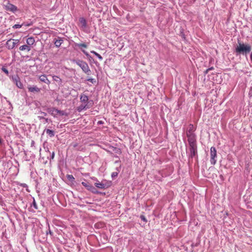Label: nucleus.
<instances>
[{
	"mask_svg": "<svg viewBox=\"0 0 252 252\" xmlns=\"http://www.w3.org/2000/svg\"><path fill=\"white\" fill-rule=\"evenodd\" d=\"M3 8L7 11H10L13 13L16 12L18 10V8L14 4L11 3L9 0H7V2L5 4H3Z\"/></svg>",
	"mask_w": 252,
	"mask_h": 252,
	"instance_id": "6",
	"label": "nucleus"
},
{
	"mask_svg": "<svg viewBox=\"0 0 252 252\" xmlns=\"http://www.w3.org/2000/svg\"><path fill=\"white\" fill-rule=\"evenodd\" d=\"M67 178L68 180H69L70 181H73L75 179L74 177L72 175H67Z\"/></svg>",
	"mask_w": 252,
	"mask_h": 252,
	"instance_id": "34",
	"label": "nucleus"
},
{
	"mask_svg": "<svg viewBox=\"0 0 252 252\" xmlns=\"http://www.w3.org/2000/svg\"><path fill=\"white\" fill-rule=\"evenodd\" d=\"M104 124V122L102 121H98L97 122V125H103Z\"/></svg>",
	"mask_w": 252,
	"mask_h": 252,
	"instance_id": "41",
	"label": "nucleus"
},
{
	"mask_svg": "<svg viewBox=\"0 0 252 252\" xmlns=\"http://www.w3.org/2000/svg\"><path fill=\"white\" fill-rule=\"evenodd\" d=\"M32 25V23H23V26H26V27H29V26H30Z\"/></svg>",
	"mask_w": 252,
	"mask_h": 252,
	"instance_id": "39",
	"label": "nucleus"
},
{
	"mask_svg": "<svg viewBox=\"0 0 252 252\" xmlns=\"http://www.w3.org/2000/svg\"><path fill=\"white\" fill-rule=\"evenodd\" d=\"M140 218L141 219V220H142L145 223H146L147 222V220L144 216L140 215Z\"/></svg>",
	"mask_w": 252,
	"mask_h": 252,
	"instance_id": "33",
	"label": "nucleus"
},
{
	"mask_svg": "<svg viewBox=\"0 0 252 252\" xmlns=\"http://www.w3.org/2000/svg\"><path fill=\"white\" fill-rule=\"evenodd\" d=\"M121 165H120L119 167H117L115 168V170H116V172H118V173H119L121 170Z\"/></svg>",
	"mask_w": 252,
	"mask_h": 252,
	"instance_id": "38",
	"label": "nucleus"
},
{
	"mask_svg": "<svg viewBox=\"0 0 252 252\" xmlns=\"http://www.w3.org/2000/svg\"><path fill=\"white\" fill-rule=\"evenodd\" d=\"M109 149H105V150L109 153L111 156H113L115 158H118V156L117 155H115L112 153V151L116 154L120 155L122 153V151L120 148L115 147L112 146H109Z\"/></svg>",
	"mask_w": 252,
	"mask_h": 252,
	"instance_id": "5",
	"label": "nucleus"
},
{
	"mask_svg": "<svg viewBox=\"0 0 252 252\" xmlns=\"http://www.w3.org/2000/svg\"><path fill=\"white\" fill-rule=\"evenodd\" d=\"M94 185L97 188L100 189H105L107 187V186L104 185L103 182H102L101 183H100L99 182H96L95 183Z\"/></svg>",
	"mask_w": 252,
	"mask_h": 252,
	"instance_id": "20",
	"label": "nucleus"
},
{
	"mask_svg": "<svg viewBox=\"0 0 252 252\" xmlns=\"http://www.w3.org/2000/svg\"><path fill=\"white\" fill-rule=\"evenodd\" d=\"M87 81H90L92 83L94 84L95 83L96 81L95 79L94 78H89L87 79Z\"/></svg>",
	"mask_w": 252,
	"mask_h": 252,
	"instance_id": "36",
	"label": "nucleus"
},
{
	"mask_svg": "<svg viewBox=\"0 0 252 252\" xmlns=\"http://www.w3.org/2000/svg\"><path fill=\"white\" fill-rule=\"evenodd\" d=\"M209 70H208V69H206V70L204 72V74H205V75H206V74H207V73H208V72H209Z\"/></svg>",
	"mask_w": 252,
	"mask_h": 252,
	"instance_id": "43",
	"label": "nucleus"
},
{
	"mask_svg": "<svg viewBox=\"0 0 252 252\" xmlns=\"http://www.w3.org/2000/svg\"><path fill=\"white\" fill-rule=\"evenodd\" d=\"M189 159H192L193 158H197V146L191 145L189 146L188 151L187 152Z\"/></svg>",
	"mask_w": 252,
	"mask_h": 252,
	"instance_id": "4",
	"label": "nucleus"
},
{
	"mask_svg": "<svg viewBox=\"0 0 252 252\" xmlns=\"http://www.w3.org/2000/svg\"><path fill=\"white\" fill-rule=\"evenodd\" d=\"M188 137V141L189 145H197L196 136L195 134L187 136Z\"/></svg>",
	"mask_w": 252,
	"mask_h": 252,
	"instance_id": "11",
	"label": "nucleus"
},
{
	"mask_svg": "<svg viewBox=\"0 0 252 252\" xmlns=\"http://www.w3.org/2000/svg\"><path fill=\"white\" fill-rule=\"evenodd\" d=\"M210 163L214 165L217 162V150L215 147H212L210 149Z\"/></svg>",
	"mask_w": 252,
	"mask_h": 252,
	"instance_id": "7",
	"label": "nucleus"
},
{
	"mask_svg": "<svg viewBox=\"0 0 252 252\" xmlns=\"http://www.w3.org/2000/svg\"><path fill=\"white\" fill-rule=\"evenodd\" d=\"M49 234L51 236H52L53 235V232H52L51 231L49 227L48 230L47 231V232H46V234Z\"/></svg>",
	"mask_w": 252,
	"mask_h": 252,
	"instance_id": "37",
	"label": "nucleus"
},
{
	"mask_svg": "<svg viewBox=\"0 0 252 252\" xmlns=\"http://www.w3.org/2000/svg\"><path fill=\"white\" fill-rule=\"evenodd\" d=\"M80 100L82 103L79 106L77 107V110L79 112H81L83 110L89 109L91 106L89 104V97L85 94H81L80 97Z\"/></svg>",
	"mask_w": 252,
	"mask_h": 252,
	"instance_id": "2",
	"label": "nucleus"
},
{
	"mask_svg": "<svg viewBox=\"0 0 252 252\" xmlns=\"http://www.w3.org/2000/svg\"><path fill=\"white\" fill-rule=\"evenodd\" d=\"M31 207H33L34 208V209H35V210L38 209L37 205L34 198H33V202H32V204H31Z\"/></svg>",
	"mask_w": 252,
	"mask_h": 252,
	"instance_id": "28",
	"label": "nucleus"
},
{
	"mask_svg": "<svg viewBox=\"0 0 252 252\" xmlns=\"http://www.w3.org/2000/svg\"><path fill=\"white\" fill-rule=\"evenodd\" d=\"M104 183V185L107 186V187H106V189H107L108 188H109L111 185V181H109V182H107L106 181H104L103 182Z\"/></svg>",
	"mask_w": 252,
	"mask_h": 252,
	"instance_id": "29",
	"label": "nucleus"
},
{
	"mask_svg": "<svg viewBox=\"0 0 252 252\" xmlns=\"http://www.w3.org/2000/svg\"><path fill=\"white\" fill-rule=\"evenodd\" d=\"M26 42L28 45L30 47L35 43V39L33 37H30L27 39Z\"/></svg>",
	"mask_w": 252,
	"mask_h": 252,
	"instance_id": "17",
	"label": "nucleus"
},
{
	"mask_svg": "<svg viewBox=\"0 0 252 252\" xmlns=\"http://www.w3.org/2000/svg\"><path fill=\"white\" fill-rule=\"evenodd\" d=\"M79 22L82 24V27L83 28H86L87 27V22H86V19L84 18H83V17L80 18L79 19Z\"/></svg>",
	"mask_w": 252,
	"mask_h": 252,
	"instance_id": "23",
	"label": "nucleus"
},
{
	"mask_svg": "<svg viewBox=\"0 0 252 252\" xmlns=\"http://www.w3.org/2000/svg\"><path fill=\"white\" fill-rule=\"evenodd\" d=\"M94 63L96 65H97V62H94Z\"/></svg>",
	"mask_w": 252,
	"mask_h": 252,
	"instance_id": "47",
	"label": "nucleus"
},
{
	"mask_svg": "<svg viewBox=\"0 0 252 252\" xmlns=\"http://www.w3.org/2000/svg\"><path fill=\"white\" fill-rule=\"evenodd\" d=\"M73 62L78 65L82 70L88 75L91 74V71L89 68L88 64L84 61L80 60H74Z\"/></svg>",
	"mask_w": 252,
	"mask_h": 252,
	"instance_id": "3",
	"label": "nucleus"
},
{
	"mask_svg": "<svg viewBox=\"0 0 252 252\" xmlns=\"http://www.w3.org/2000/svg\"><path fill=\"white\" fill-rule=\"evenodd\" d=\"M70 147H72L74 150L77 151H84L85 150V146L77 142H73L70 144Z\"/></svg>",
	"mask_w": 252,
	"mask_h": 252,
	"instance_id": "9",
	"label": "nucleus"
},
{
	"mask_svg": "<svg viewBox=\"0 0 252 252\" xmlns=\"http://www.w3.org/2000/svg\"><path fill=\"white\" fill-rule=\"evenodd\" d=\"M195 130V128L194 127L193 125L191 124H190L189 126V127L187 129V131H186L187 136L195 134L194 133Z\"/></svg>",
	"mask_w": 252,
	"mask_h": 252,
	"instance_id": "13",
	"label": "nucleus"
},
{
	"mask_svg": "<svg viewBox=\"0 0 252 252\" xmlns=\"http://www.w3.org/2000/svg\"><path fill=\"white\" fill-rule=\"evenodd\" d=\"M75 46L79 48H86L87 46L85 43H75Z\"/></svg>",
	"mask_w": 252,
	"mask_h": 252,
	"instance_id": "25",
	"label": "nucleus"
},
{
	"mask_svg": "<svg viewBox=\"0 0 252 252\" xmlns=\"http://www.w3.org/2000/svg\"><path fill=\"white\" fill-rule=\"evenodd\" d=\"M81 184L85 187L88 190L91 191L94 193H98V191L96 190V189L93 187L92 185L89 184L88 182H82Z\"/></svg>",
	"mask_w": 252,
	"mask_h": 252,
	"instance_id": "10",
	"label": "nucleus"
},
{
	"mask_svg": "<svg viewBox=\"0 0 252 252\" xmlns=\"http://www.w3.org/2000/svg\"><path fill=\"white\" fill-rule=\"evenodd\" d=\"M22 26H23V24H22L21 25L15 24L13 26L12 28L14 29H19V28H21Z\"/></svg>",
	"mask_w": 252,
	"mask_h": 252,
	"instance_id": "31",
	"label": "nucleus"
},
{
	"mask_svg": "<svg viewBox=\"0 0 252 252\" xmlns=\"http://www.w3.org/2000/svg\"><path fill=\"white\" fill-rule=\"evenodd\" d=\"M251 49L252 47L250 45L238 41L235 49V53L236 56L243 55L247 57V54L251 52Z\"/></svg>",
	"mask_w": 252,
	"mask_h": 252,
	"instance_id": "1",
	"label": "nucleus"
},
{
	"mask_svg": "<svg viewBox=\"0 0 252 252\" xmlns=\"http://www.w3.org/2000/svg\"><path fill=\"white\" fill-rule=\"evenodd\" d=\"M94 180L96 181L97 182L98 181L97 179L96 178H94Z\"/></svg>",
	"mask_w": 252,
	"mask_h": 252,
	"instance_id": "46",
	"label": "nucleus"
},
{
	"mask_svg": "<svg viewBox=\"0 0 252 252\" xmlns=\"http://www.w3.org/2000/svg\"><path fill=\"white\" fill-rule=\"evenodd\" d=\"M53 80L57 82L59 84L61 85L62 83V80L58 76L53 75L52 76Z\"/></svg>",
	"mask_w": 252,
	"mask_h": 252,
	"instance_id": "24",
	"label": "nucleus"
},
{
	"mask_svg": "<svg viewBox=\"0 0 252 252\" xmlns=\"http://www.w3.org/2000/svg\"><path fill=\"white\" fill-rule=\"evenodd\" d=\"M118 172H113L111 173V178L114 179H115V178H116L118 175Z\"/></svg>",
	"mask_w": 252,
	"mask_h": 252,
	"instance_id": "30",
	"label": "nucleus"
},
{
	"mask_svg": "<svg viewBox=\"0 0 252 252\" xmlns=\"http://www.w3.org/2000/svg\"><path fill=\"white\" fill-rule=\"evenodd\" d=\"M87 58L88 59V60L90 61H94V59L92 57V56L90 55V57H87Z\"/></svg>",
	"mask_w": 252,
	"mask_h": 252,
	"instance_id": "42",
	"label": "nucleus"
},
{
	"mask_svg": "<svg viewBox=\"0 0 252 252\" xmlns=\"http://www.w3.org/2000/svg\"><path fill=\"white\" fill-rule=\"evenodd\" d=\"M213 69H214V67H209V68H208V70H209V71L213 70Z\"/></svg>",
	"mask_w": 252,
	"mask_h": 252,
	"instance_id": "44",
	"label": "nucleus"
},
{
	"mask_svg": "<svg viewBox=\"0 0 252 252\" xmlns=\"http://www.w3.org/2000/svg\"><path fill=\"white\" fill-rule=\"evenodd\" d=\"M1 70L2 71L4 72L6 75H8V73H9V72H8V70H7V69L6 68H5V67H2L1 68Z\"/></svg>",
	"mask_w": 252,
	"mask_h": 252,
	"instance_id": "32",
	"label": "nucleus"
},
{
	"mask_svg": "<svg viewBox=\"0 0 252 252\" xmlns=\"http://www.w3.org/2000/svg\"><path fill=\"white\" fill-rule=\"evenodd\" d=\"M28 89L29 91L30 92H32V93H33V92L38 93L40 92V89L38 88L36 86H28Z\"/></svg>",
	"mask_w": 252,
	"mask_h": 252,
	"instance_id": "16",
	"label": "nucleus"
},
{
	"mask_svg": "<svg viewBox=\"0 0 252 252\" xmlns=\"http://www.w3.org/2000/svg\"><path fill=\"white\" fill-rule=\"evenodd\" d=\"M91 53L94 54L95 56H96V57H97L99 60H101V61L102 60V59H103L102 57L100 55L98 54L97 52H96L95 51H91Z\"/></svg>",
	"mask_w": 252,
	"mask_h": 252,
	"instance_id": "26",
	"label": "nucleus"
},
{
	"mask_svg": "<svg viewBox=\"0 0 252 252\" xmlns=\"http://www.w3.org/2000/svg\"><path fill=\"white\" fill-rule=\"evenodd\" d=\"M12 80L13 82L15 84L16 86L22 89L23 87V84L20 81V78L18 75H15L12 77Z\"/></svg>",
	"mask_w": 252,
	"mask_h": 252,
	"instance_id": "12",
	"label": "nucleus"
},
{
	"mask_svg": "<svg viewBox=\"0 0 252 252\" xmlns=\"http://www.w3.org/2000/svg\"><path fill=\"white\" fill-rule=\"evenodd\" d=\"M55 152H53L51 154V156H50V159H54V157H55Z\"/></svg>",
	"mask_w": 252,
	"mask_h": 252,
	"instance_id": "40",
	"label": "nucleus"
},
{
	"mask_svg": "<svg viewBox=\"0 0 252 252\" xmlns=\"http://www.w3.org/2000/svg\"><path fill=\"white\" fill-rule=\"evenodd\" d=\"M39 113L41 115L40 116H38V119L39 120H43L44 121V124L48 122H52L51 119H49L48 118H44V116H46L47 115L46 113L40 111Z\"/></svg>",
	"mask_w": 252,
	"mask_h": 252,
	"instance_id": "14",
	"label": "nucleus"
},
{
	"mask_svg": "<svg viewBox=\"0 0 252 252\" xmlns=\"http://www.w3.org/2000/svg\"><path fill=\"white\" fill-rule=\"evenodd\" d=\"M39 79L41 82H44L47 85H49L50 84V81L47 78V77L45 74L41 75L39 76Z\"/></svg>",
	"mask_w": 252,
	"mask_h": 252,
	"instance_id": "15",
	"label": "nucleus"
},
{
	"mask_svg": "<svg viewBox=\"0 0 252 252\" xmlns=\"http://www.w3.org/2000/svg\"><path fill=\"white\" fill-rule=\"evenodd\" d=\"M44 132H45L46 134L50 137H54L55 135V132L54 130L49 129H45Z\"/></svg>",
	"mask_w": 252,
	"mask_h": 252,
	"instance_id": "19",
	"label": "nucleus"
},
{
	"mask_svg": "<svg viewBox=\"0 0 252 252\" xmlns=\"http://www.w3.org/2000/svg\"><path fill=\"white\" fill-rule=\"evenodd\" d=\"M56 115L57 114H59L61 116H67V114L64 111H62V110H58L57 109V114H56Z\"/></svg>",
	"mask_w": 252,
	"mask_h": 252,
	"instance_id": "27",
	"label": "nucleus"
},
{
	"mask_svg": "<svg viewBox=\"0 0 252 252\" xmlns=\"http://www.w3.org/2000/svg\"><path fill=\"white\" fill-rule=\"evenodd\" d=\"M20 41L19 39H8L5 44L6 48L9 50L13 49L15 46L18 45Z\"/></svg>",
	"mask_w": 252,
	"mask_h": 252,
	"instance_id": "8",
	"label": "nucleus"
},
{
	"mask_svg": "<svg viewBox=\"0 0 252 252\" xmlns=\"http://www.w3.org/2000/svg\"><path fill=\"white\" fill-rule=\"evenodd\" d=\"M119 162H120V160H116V161H115V164L118 163Z\"/></svg>",
	"mask_w": 252,
	"mask_h": 252,
	"instance_id": "45",
	"label": "nucleus"
},
{
	"mask_svg": "<svg viewBox=\"0 0 252 252\" xmlns=\"http://www.w3.org/2000/svg\"><path fill=\"white\" fill-rule=\"evenodd\" d=\"M81 51H82V52L86 55V56L87 57H90V54L88 53V52H87L86 51H85V50H83V49H81Z\"/></svg>",
	"mask_w": 252,
	"mask_h": 252,
	"instance_id": "35",
	"label": "nucleus"
},
{
	"mask_svg": "<svg viewBox=\"0 0 252 252\" xmlns=\"http://www.w3.org/2000/svg\"><path fill=\"white\" fill-rule=\"evenodd\" d=\"M57 109L54 107L48 108L47 109V112L54 117H55L56 114H57Z\"/></svg>",
	"mask_w": 252,
	"mask_h": 252,
	"instance_id": "18",
	"label": "nucleus"
},
{
	"mask_svg": "<svg viewBox=\"0 0 252 252\" xmlns=\"http://www.w3.org/2000/svg\"><path fill=\"white\" fill-rule=\"evenodd\" d=\"M63 39L61 37H58V39H56V40L55 41L54 43H55V46L59 48L61 46V45L63 43Z\"/></svg>",
	"mask_w": 252,
	"mask_h": 252,
	"instance_id": "21",
	"label": "nucleus"
},
{
	"mask_svg": "<svg viewBox=\"0 0 252 252\" xmlns=\"http://www.w3.org/2000/svg\"><path fill=\"white\" fill-rule=\"evenodd\" d=\"M20 51H27L29 52L31 50V48L28 45H23L19 47Z\"/></svg>",
	"mask_w": 252,
	"mask_h": 252,
	"instance_id": "22",
	"label": "nucleus"
}]
</instances>
